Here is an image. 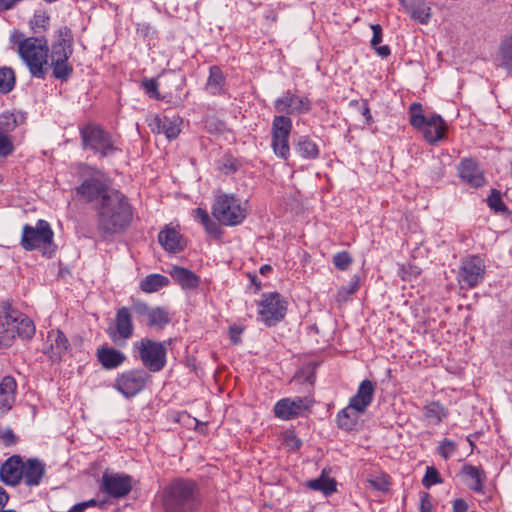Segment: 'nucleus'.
Listing matches in <instances>:
<instances>
[{
  "label": "nucleus",
  "instance_id": "f257e3e1",
  "mask_svg": "<svg viewBox=\"0 0 512 512\" xmlns=\"http://www.w3.org/2000/svg\"><path fill=\"white\" fill-rule=\"evenodd\" d=\"M274 109L282 115L274 116L272 120L271 147L277 157L287 160L290 156L289 138L293 127L292 120L288 115L309 113L312 109V102L305 95H298L287 90L275 99Z\"/></svg>",
  "mask_w": 512,
  "mask_h": 512
},
{
  "label": "nucleus",
  "instance_id": "f03ea898",
  "mask_svg": "<svg viewBox=\"0 0 512 512\" xmlns=\"http://www.w3.org/2000/svg\"><path fill=\"white\" fill-rule=\"evenodd\" d=\"M98 229L103 235L125 231L133 219V208L127 197L118 190L110 191L97 206Z\"/></svg>",
  "mask_w": 512,
  "mask_h": 512
},
{
  "label": "nucleus",
  "instance_id": "7ed1b4c3",
  "mask_svg": "<svg viewBox=\"0 0 512 512\" xmlns=\"http://www.w3.org/2000/svg\"><path fill=\"white\" fill-rule=\"evenodd\" d=\"M202 502L197 483L182 478L173 480L165 488L162 500L165 512H197Z\"/></svg>",
  "mask_w": 512,
  "mask_h": 512
},
{
  "label": "nucleus",
  "instance_id": "20e7f679",
  "mask_svg": "<svg viewBox=\"0 0 512 512\" xmlns=\"http://www.w3.org/2000/svg\"><path fill=\"white\" fill-rule=\"evenodd\" d=\"M409 122L414 129L422 133L430 145H437L447 139L446 121L438 114L426 117L420 103L414 102L409 106Z\"/></svg>",
  "mask_w": 512,
  "mask_h": 512
},
{
  "label": "nucleus",
  "instance_id": "39448f33",
  "mask_svg": "<svg viewBox=\"0 0 512 512\" xmlns=\"http://www.w3.org/2000/svg\"><path fill=\"white\" fill-rule=\"evenodd\" d=\"M49 47L45 37H27L18 42V53L31 75L44 79Z\"/></svg>",
  "mask_w": 512,
  "mask_h": 512
},
{
  "label": "nucleus",
  "instance_id": "423d86ee",
  "mask_svg": "<svg viewBox=\"0 0 512 512\" xmlns=\"http://www.w3.org/2000/svg\"><path fill=\"white\" fill-rule=\"evenodd\" d=\"M36 332L34 322L16 311L0 312V347H10L16 336L31 339Z\"/></svg>",
  "mask_w": 512,
  "mask_h": 512
},
{
  "label": "nucleus",
  "instance_id": "0eeeda50",
  "mask_svg": "<svg viewBox=\"0 0 512 512\" xmlns=\"http://www.w3.org/2000/svg\"><path fill=\"white\" fill-rule=\"evenodd\" d=\"M133 356L140 361L148 372L157 373L167 364V346L165 342L145 337L133 343Z\"/></svg>",
  "mask_w": 512,
  "mask_h": 512
},
{
  "label": "nucleus",
  "instance_id": "6e6552de",
  "mask_svg": "<svg viewBox=\"0 0 512 512\" xmlns=\"http://www.w3.org/2000/svg\"><path fill=\"white\" fill-rule=\"evenodd\" d=\"M214 218L224 226H237L243 223L248 214L247 201L233 194H220L212 206Z\"/></svg>",
  "mask_w": 512,
  "mask_h": 512
},
{
  "label": "nucleus",
  "instance_id": "1a4fd4ad",
  "mask_svg": "<svg viewBox=\"0 0 512 512\" xmlns=\"http://www.w3.org/2000/svg\"><path fill=\"white\" fill-rule=\"evenodd\" d=\"M80 136L84 148H89L100 157H106L118 150L115 140L100 125L88 123L80 128Z\"/></svg>",
  "mask_w": 512,
  "mask_h": 512
},
{
  "label": "nucleus",
  "instance_id": "9d476101",
  "mask_svg": "<svg viewBox=\"0 0 512 512\" xmlns=\"http://www.w3.org/2000/svg\"><path fill=\"white\" fill-rule=\"evenodd\" d=\"M288 310V301L278 292L263 293L257 302L258 320L267 327L282 321Z\"/></svg>",
  "mask_w": 512,
  "mask_h": 512
},
{
  "label": "nucleus",
  "instance_id": "9b49d317",
  "mask_svg": "<svg viewBox=\"0 0 512 512\" xmlns=\"http://www.w3.org/2000/svg\"><path fill=\"white\" fill-rule=\"evenodd\" d=\"M83 168L87 170L89 177L76 188V193L85 202L98 201L99 204L113 189L109 188V181L103 172L87 165H83Z\"/></svg>",
  "mask_w": 512,
  "mask_h": 512
},
{
  "label": "nucleus",
  "instance_id": "f8f14e48",
  "mask_svg": "<svg viewBox=\"0 0 512 512\" xmlns=\"http://www.w3.org/2000/svg\"><path fill=\"white\" fill-rule=\"evenodd\" d=\"M54 232L46 220H38L35 226L25 224L22 228L21 246L26 251L44 248L43 254L53 244Z\"/></svg>",
  "mask_w": 512,
  "mask_h": 512
},
{
  "label": "nucleus",
  "instance_id": "ddd939ff",
  "mask_svg": "<svg viewBox=\"0 0 512 512\" xmlns=\"http://www.w3.org/2000/svg\"><path fill=\"white\" fill-rule=\"evenodd\" d=\"M150 381V375L143 369H130L117 375L113 388L125 398L139 394Z\"/></svg>",
  "mask_w": 512,
  "mask_h": 512
},
{
  "label": "nucleus",
  "instance_id": "4468645a",
  "mask_svg": "<svg viewBox=\"0 0 512 512\" xmlns=\"http://www.w3.org/2000/svg\"><path fill=\"white\" fill-rule=\"evenodd\" d=\"M133 488V478L125 473L105 471L102 475L99 490L110 498L126 497Z\"/></svg>",
  "mask_w": 512,
  "mask_h": 512
},
{
  "label": "nucleus",
  "instance_id": "2eb2a0df",
  "mask_svg": "<svg viewBox=\"0 0 512 512\" xmlns=\"http://www.w3.org/2000/svg\"><path fill=\"white\" fill-rule=\"evenodd\" d=\"M314 404L312 397L282 398L274 405V414L281 420H291L302 415Z\"/></svg>",
  "mask_w": 512,
  "mask_h": 512
},
{
  "label": "nucleus",
  "instance_id": "dca6fc26",
  "mask_svg": "<svg viewBox=\"0 0 512 512\" xmlns=\"http://www.w3.org/2000/svg\"><path fill=\"white\" fill-rule=\"evenodd\" d=\"M484 275V261L479 256H470L461 264L459 282L467 288H473L484 279Z\"/></svg>",
  "mask_w": 512,
  "mask_h": 512
},
{
  "label": "nucleus",
  "instance_id": "f3484780",
  "mask_svg": "<svg viewBox=\"0 0 512 512\" xmlns=\"http://www.w3.org/2000/svg\"><path fill=\"white\" fill-rule=\"evenodd\" d=\"M69 347L70 343L66 335L59 329H51L47 332L42 352L52 362H60L67 354Z\"/></svg>",
  "mask_w": 512,
  "mask_h": 512
},
{
  "label": "nucleus",
  "instance_id": "a211bd4d",
  "mask_svg": "<svg viewBox=\"0 0 512 512\" xmlns=\"http://www.w3.org/2000/svg\"><path fill=\"white\" fill-rule=\"evenodd\" d=\"M107 333L114 343H118L120 340L125 342L133 336L134 324L127 307L117 310L114 326L109 327Z\"/></svg>",
  "mask_w": 512,
  "mask_h": 512
},
{
  "label": "nucleus",
  "instance_id": "6ab92c4d",
  "mask_svg": "<svg viewBox=\"0 0 512 512\" xmlns=\"http://www.w3.org/2000/svg\"><path fill=\"white\" fill-rule=\"evenodd\" d=\"M183 120L178 115L171 117L165 115L160 117L154 115L148 119V126L153 133H163L167 139L172 140L178 137L181 132Z\"/></svg>",
  "mask_w": 512,
  "mask_h": 512
},
{
  "label": "nucleus",
  "instance_id": "aec40b11",
  "mask_svg": "<svg viewBox=\"0 0 512 512\" xmlns=\"http://www.w3.org/2000/svg\"><path fill=\"white\" fill-rule=\"evenodd\" d=\"M23 458L20 455H12L0 466V480L15 487L22 481Z\"/></svg>",
  "mask_w": 512,
  "mask_h": 512
},
{
  "label": "nucleus",
  "instance_id": "412c9836",
  "mask_svg": "<svg viewBox=\"0 0 512 512\" xmlns=\"http://www.w3.org/2000/svg\"><path fill=\"white\" fill-rule=\"evenodd\" d=\"M57 40L52 44L50 60L69 59L73 53V35L67 26L57 30Z\"/></svg>",
  "mask_w": 512,
  "mask_h": 512
},
{
  "label": "nucleus",
  "instance_id": "4be33fe9",
  "mask_svg": "<svg viewBox=\"0 0 512 512\" xmlns=\"http://www.w3.org/2000/svg\"><path fill=\"white\" fill-rule=\"evenodd\" d=\"M134 310L139 316L146 318L149 327L161 329L170 322L169 313L164 308H150L147 304L139 302L134 305Z\"/></svg>",
  "mask_w": 512,
  "mask_h": 512
},
{
  "label": "nucleus",
  "instance_id": "5701e85b",
  "mask_svg": "<svg viewBox=\"0 0 512 512\" xmlns=\"http://www.w3.org/2000/svg\"><path fill=\"white\" fill-rule=\"evenodd\" d=\"M46 473V464L38 458L23 460L22 481L29 487L38 486Z\"/></svg>",
  "mask_w": 512,
  "mask_h": 512
},
{
  "label": "nucleus",
  "instance_id": "b1692460",
  "mask_svg": "<svg viewBox=\"0 0 512 512\" xmlns=\"http://www.w3.org/2000/svg\"><path fill=\"white\" fill-rule=\"evenodd\" d=\"M374 392L375 384L371 380H363L356 394L349 401L350 407H353L356 412L364 413L373 401Z\"/></svg>",
  "mask_w": 512,
  "mask_h": 512
},
{
  "label": "nucleus",
  "instance_id": "393cba45",
  "mask_svg": "<svg viewBox=\"0 0 512 512\" xmlns=\"http://www.w3.org/2000/svg\"><path fill=\"white\" fill-rule=\"evenodd\" d=\"M96 357L101 366L106 370L117 369L126 361V355L122 351L107 344L97 349Z\"/></svg>",
  "mask_w": 512,
  "mask_h": 512
},
{
  "label": "nucleus",
  "instance_id": "a878e982",
  "mask_svg": "<svg viewBox=\"0 0 512 512\" xmlns=\"http://www.w3.org/2000/svg\"><path fill=\"white\" fill-rule=\"evenodd\" d=\"M158 241L166 251L171 253L181 252L186 247V241L181 233L169 226L159 232Z\"/></svg>",
  "mask_w": 512,
  "mask_h": 512
},
{
  "label": "nucleus",
  "instance_id": "bb28decb",
  "mask_svg": "<svg viewBox=\"0 0 512 512\" xmlns=\"http://www.w3.org/2000/svg\"><path fill=\"white\" fill-rule=\"evenodd\" d=\"M458 173L463 181L473 187H481L485 183L483 172L472 159L462 160L458 168Z\"/></svg>",
  "mask_w": 512,
  "mask_h": 512
},
{
  "label": "nucleus",
  "instance_id": "cd10ccee",
  "mask_svg": "<svg viewBox=\"0 0 512 512\" xmlns=\"http://www.w3.org/2000/svg\"><path fill=\"white\" fill-rule=\"evenodd\" d=\"M17 382L12 376H4L0 381V414L8 412L15 403Z\"/></svg>",
  "mask_w": 512,
  "mask_h": 512
},
{
  "label": "nucleus",
  "instance_id": "c85d7f7f",
  "mask_svg": "<svg viewBox=\"0 0 512 512\" xmlns=\"http://www.w3.org/2000/svg\"><path fill=\"white\" fill-rule=\"evenodd\" d=\"M169 273L183 289L196 288L200 283V278L194 272L183 267L174 266Z\"/></svg>",
  "mask_w": 512,
  "mask_h": 512
},
{
  "label": "nucleus",
  "instance_id": "c756f323",
  "mask_svg": "<svg viewBox=\"0 0 512 512\" xmlns=\"http://www.w3.org/2000/svg\"><path fill=\"white\" fill-rule=\"evenodd\" d=\"M423 415L428 423L439 425L449 416V411L439 401H431L423 407Z\"/></svg>",
  "mask_w": 512,
  "mask_h": 512
},
{
  "label": "nucleus",
  "instance_id": "7c9ffc66",
  "mask_svg": "<svg viewBox=\"0 0 512 512\" xmlns=\"http://www.w3.org/2000/svg\"><path fill=\"white\" fill-rule=\"evenodd\" d=\"M170 283L168 277L154 273L147 275L144 279L141 280L139 287L141 291L145 293H155L160 289L168 286Z\"/></svg>",
  "mask_w": 512,
  "mask_h": 512
},
{
  "label": "nucleus",
  "instance_id": "2f4dec72",
  "mask_svg": "<svg viewBox=\"0 0 512 512\" xmlns=\"http://www.w3.org/2000/svg\"><path fill=\"white\" fill-rule=\"evenodd\" d=\"M295 150L304 159H316L320 154L319 146L308 136L299 137Z\"/></svg>",
  "mask_w": 512,
  "mask_h": 512
},
{
  "label": "nucleus",
  "instance_id": "473e14b6",
  "mask_svg": "<svg viewBox=\"0 0 512 512\" xmlns=\"http://www.w3.org/2000/svg\"><path fill=\"white\" fill-rule=\"evenodd\" d=\"M362 412H356L353 407L348 404L347 407L340 410L337 414L336 420L338 427L346 431L353 430L357 423L359 414Z\"/></svg>",
  "mask_w": 512,
  "mask_h": 512
},
{
  "label": "nucleus",
  "instance_id": "72a5a7b5",
  "mask_svg": "<svg viewBox=\"0 0 512 512\" xmlns=\"http://www.w3.org/2000/svg\"><path fill=\"white\" fill-rule=\"evenodd\" d=\"M366 481L371 488L383 493L388 492L392 485V479L390 475L382 470L370 473L367 476Z\"/></svg>",
  "mask_w": 512,
  "mask_h": 512
},
{
  "label": "nucleus",
  "instance_id": "f704fd0d",
  "mask_svg": "<svg viewBox=\"0 0 512 512\" xmlns=\"http://www.w3.org/2000/svg\"><path fill=\"white\" fill-rule=\"evenodd\" d=\"M225 84V77L218 66H212L209 70V77L206 83V90L212 94H220Z\"/></svg>",
  "mask_w": 512,
  "mask_h": 512
},
{
  "label": "nucleus",
  "instance_id": "c9c22d12",
  "mask_svg": "<svg viewBox=\"0 0 512 512\" xmlns=\"http://www.w3.org/2000/svg\"><path fill=\"white\" fill-rule=\"evenodd\" d=\"M495 64L498 67L512 70V36L502 41Z\"/></svg>",
  "mask_w": 512,
  "mask_h": 512
},
{
  "label": "nucleus",
  "instance_id": "e433bc0d",
  "mask_svg": "<svg viewBox=\"0 0 512 512\" xmlns=\"http://www.w3.org/2000/svg\"><path fill=\"white\" fill-rule=\"evenodd\" d=\"M307 487L314 491H321L325 496H329L336 492L337 483L334 479L321 475L317 479L308 481Z\"/></svg>",
  "mask_w": 512,
  "mask_h": 512
},
{
  "label": "nucleus",
  "instance_id": "4c0bfd02",
  "mask_svg": "<svg viewBox=\"0 0 512 512\" xmlns=\"http://www.w3.org/2000/svg\"><path fill=\"white\" fill-rule=\"evenodd\" d=\"M371 30L373 32V36L370 41L371 47L376 51L378 56L382 58H387L391 54L389 46H379V44L382 42L383 37L382 27L379 24H372Z\"/></svg>",
  "mask_w": 512,
  "mask_h": 512
},
{
  "label": "nucleus",
  "instance_id": "58836bf2",
  "mask_svg": "<svg viewBox=\"0 0 512 512\" xmlns=\"http://www.w3.org/2000/svg\"><path fill=\"white\" fill-rule=\"evenodd\" d=\"M68 61H69V59L51 60L53 76L56 79L66 81L72 75L73 67Z\"/></svg>",
  "mask_w": 512,
  "mask_h": 512
},
{
  "label": "nucleus",
  "instance_id": "ea45409f",
  "mask_svg": "<svg viewBox=\"0 0 512 512\" xmlns=\"http://www.w3.org/2000/svg\"><path fill=\"white\" fill-rule=\"evenodd\" d=\"M50 16L44 10L35 11L33 17L30 19V27L35 33L44 32L48 29Z\"/></svg>",
  "mask_w": 512,
  "mask_h": 512
},
{
  "label": "nucleus",
  "instance_id": "a19ab883",
  "mask_svg": "<svg viewBox=\"0 0 512 512\" xmlns=\"http://www.w3.org/2000/svg\"><path fill=\"white\" fill-rule=\"evenodd\" d=\"M409 14L415 21L427 24L431 18V9L427 4L419 2L411 7Z\"/></svg>",
  "mask_w": 512,
  "mask_h": 512
},
{
  "label": "nucleus",
  "instance_id": "79ce46f5",
  "mask_svg": "<svg viewBox=\"0 0 512 512\" xmlns=\"http://www.w3.org/2000/svg\"><path fill=\"white\" fill-rule=\"evenodd\" d=\"M15 86V73L9 67L0 68V93L7 94Z\"/></svg>",
  "mask_w": 512,
  "mask_h": 512
},
{
  "label": "nucleus",
  "instance_id": "37998d69",
  "mask_svg": "<svg viewBox=\"0 0 512 512\" xmlns=\"http://www.w3.org/2000/svg\"><path fill=\"white\" fill-rule=\"evenodd\" d=\"M15 151L13 137L7 131L0 130V160H4Z\"/></svg>",
  "mask_w": 512,
  "mask_h": 512
},
{
  "label": "nucleus",
  "instance_id": "c03bdc74",
  "mask_svg": "<svg viewBox=\"0 0 512 512\" xmlns=\"http://www.w3.org/2000/svg\"><path fill=\"white\" fill-rule=\"evenodd\" d=\"M463 471L472 481V483L470 484V488L473 491L481 492L483 489L481 471L477 467L472 465L464 466Z\"/></svg>",
  "mask_w": 512,
  "mask_h": 512
},
{
  "label": "nucleus",
  "instance_id": "a18cd8bd",
  "mask_svg": "<svg viewBox=\"0 0 512 512\" xmlns=\"http://www.w3.org/2000/svg\"><path fill=\"white\" fill-rule=\"evenodd\" d=\"M457 451V444L451 439H443L440 441L437 452L445 460L450 459Z\"/></svg>",
  "mask_w": 512,
  "mask_h": 512
},
{
  "label": "nucleus",
  "instance_id": "49530a36",
  "mask_svg": "<svg viewBox=\"0 0 512 512\" xmlns=\"http://www.w3.org/2000/svg\"><path fill=\"white\" fill-rule=\"evenodd\" d=\"M18 126V116L14 113L6 112L0 116V130L7 131L8 134Z\"/></svg>",
  "mask_w": 512,
  "mask_h": 512
},
{
  "label": "nucleus",
  "instance_id": "de8ad7c7",
  "mask_svg": "<svg viewBox=\"0 0 512 512\" xmlns=\"http://www.w3.org/2000/svg\"><path fill=\"white\" fill-rule=\"evenodd\" d=\"M353 263V258L347 251L338 252L333 256V264L340 271H346Z\"/></svg>",
  "mask_w": 512,
  "mask_h": 512
},
{
  "label": "nucleus",
  "instance_id": "09e8293b",
  "mask_svg": "<svg viewBox=\"0 0 512 512\" xmlns=\"http://www.w3.org/2000/svg\"><path fill=\"white\" fill-rule=\"evenodd\" d=\"M358 282L353 281L349 283L347 286H342L338 289L335 299L338 303L346 302L348 301L351 296L358 290Z\"/></svg>",
  "mask_w": 512,
  "mask_h": 512
},
{
  "label": "nucleus",
  "instance_id": "8fccbe9b",
  "mask_svg": "<svg viewBox=\"0 0 512 512\" xmlns=\"http://www.w3.org/2000/svg\"><path fill=\"white\" fill-rule=\"evenodd\" d=\"M487 204L495 212L504 211L506 208L502 201L500 192L495 189L491 191V194L487 198Z\"/></svg>",
  "mask_w": 512,
  "mask_h": 512
},
{
  "label": "nucleus",
  "instance_id": "3c124183",
  "mask_svg": "<svg viewBox=\"0 0 512 512\" xmlns=\"http://www.w3.org/2000/svg\"><path fill=\"white\" fill-rule=\"evenodd\" d=\"M422 483L426 488L441 483L439 472L434 467H427Z\"/></svg>",
  "mask_w": 512,
  "mask_h": 512
},
{
  "label": "nucleus",
  "instance_id": "603ef678",
  "mask_svg": "<svg viewBox=\"0 0 512 512\" xmlns=\"http://www.w3.org/2000/svg\"><path fill=\"white\" fill-rule=\"evenodd\" d=\"M421 273L419 267L414 265H403L400 270V277L404 281H412L417 278Z\"/></svg>",
  "mask_w": 512,
  "mask_h": 512
},
{
  "label": "nucleus",
  "instance_id": "864d4df0",
  "mask_svg": "<svg viewBox=\"0 0 512 512\" xmlns=\"http://www.w3.org/2000/svg\"><path fill=\"white\" fill-rule=\"evenodd\" d=\"M141 86L150 97H154L155 99L161 98L158 91V83L155 79H144Z\"/></svg>",
  "mask_w": 512,
  "mask_h": 512
},
{
  "label": "nucleus",
  "instance_id": "5fc2aeb1",
  "mask_svg": "<svg viewBox=\"0 0 512 512\" xmlns=\"http://www.w3.org/2000/svg\"><path fill=\"white\" fill-rule=\"evenodd\" d=\"M220 223L209 218L204 224L203 227L205 231L213 238L220 239L222 235V229L219 225Z\"/></svg>",
  "mask_w": 512,
  "mask_h": 512
},
{
  "label": "nucleus",
  "instance_id": "6e6d98bb",
  "mask_svg": "<svg viewBox=\"0 0 512 512\" xmlns=\"http://www.w3.org/2000/svg\"><path fill=\"white\" fill-rule=\"evenodd\" d=\"M0 441L5 446H11L17 442V437L11 429L4 430V429L0 428Z\"/></svg>",
  "mask_w": 512,
  "mask_h": 512
},
{
  "label": "nucleus",
  "instance_id": "4d7b16f0",
  "mask_svg": "<svg viewBox=\"0 0 512 512\" xmlns=\"http://www.w3.org/2000/svg\"><path fill=\"white\" fill-rule=\"evenodd\" d=\"M420 511L421 512H432L433 504L429 493L422 492L420 495Z\"/></svg>",
  "mask_w": 512,
  "mask_h": 512
},
{
  "label": "nucleus",
  "instance_id": "13d9d810",
  "mask_svg": "<svg viewBox=\"0 0 512 512\" xmlns=\"http://www.w3.org/2000/svg\"><path fill=\"white\" fill-rule=\"evenodd\" d=\"M193 217L196 221L200 222L202 225L210 218L207 211L200 207L193 210Z\"/></svg>",
  "mask_w": 512,
  "mask_h": 512
},
{
  "label": "nucleus",
  "instance_id": "bf43d9fd",
  "mask_svg": "<svg viewBox=\"0 0 512 512\" xmlns=\"http://www.w3.org/2000/svg\"><path fill=\"white\" fill-rule=\"evenodd\" d=\"M361 114L365 118L367 124H371L373 122L370 108L366 100L362 103Z\"/></svg>",
  "mask_w": 512,
  "mask_h": 512
},
{
  "label": "nucleus",
  "instance_id": "052dcab7",
  "mask_svg": "<svg viewBox=\"0 0 512 512\" xmlns=\"http://www.w3.org/2000/svg\"><path fill=\"white\" fill-rule=\"evenodd\" d=\"M468 504L463 499H456L453 502V511L454 512H467Z\"/></svg>",
  "mask_w": 512,
  "mask_h": 512
},
{
  "label": "nucleus",
  "instance_id": "680f3d73",
  "mask_svg": "<svg viewBox=\"0 0 512 512\" xmlns=\"http://www.w3.org/2000/svg\"><path fill=\"white\" fill-rule=\"evenodd\" d=\"M285 442H286L287 446H289L295 450L299 449L301 446L300 440L297 437H295L294 435H287L285 437Z\"/></svg>",
  "mask_w": 512,
  "mask_h": 512
},
{
  "label": "nucleus",
  "instance_id": "e2e57ef3",
  "mask_svg": "<svg viewBox=\"0 0 512 512\" xmlns=\"http://www.w3.org/2000/svg\"><path fill=\"white\" fill-rule=\"evenodd\" d=\"M229 332H230V338H231L232 342L234 344L240 343V341H241L240 335L242 333V329H240L238 327H231Z\"/></svg>",
  "mask_w": 512,
  "mask_h": 512
},
{
  "label": "nucleus",
  "instance_id": "0e129e2a",
  "mask_svg": "<svg viewBox=\"0 0 512 512\" xmlns=\"http://www.w3.org/2000/svg\"><path fill=\"white\" fill-rule=\"evenodd\" d=\"M9 500V495L6 490L0 486V508H3Z\"/></svg>",
  "mask_w": 512,
  "mask_h": 512
},
{
  "label": "nucleus",
  "instance_id": "69168bd1",
  "mask_svg": "<svg viewBox=\"0 0 512 512\" xmlns=\"http://www.w3.org/2000/svg\"><path fill=\"white\" fill-rule=\"evenodd\" d=\"M87 509L85 501L73 505L68 512H84Z\"/></svg>",
  "mask_w": 512,
  "mask_h": 512
},
{
  "label": "nucleus",
  "instance_id": "338daca9",
  "mask_svg": "<svg viewBox=\"0 0 512 512\" xmlns=\"http://www.w3.org/2000/svg\"><path fill=\"white\" fill-rule=\"evenodd\" d=\"M271 270H272V267H271L270 265L265 264V265H262V266L260 267V270H259V271H260V273H261L262 275H266V274H268Z\"/></svg>",
  "mask_w": 512,
  "mask_h": 512
},
{
  "label": "nucleus",
  "instance_id": "774afa93",
  "mask_svg": "<svg viewBox=\"0 0 512 512\" xmlns=\"http://www.w3.org/2000/svg\"><path fill=\"white\" fill-rule=\"evenodd\" d=\"M250 279H251V283L255 285L256 287V290H260L261 289V283L257 280V277L256 276H250Z\"/></svg>",
  "mask_w": 512,
  "mask_h": 512
}]
</instances>
